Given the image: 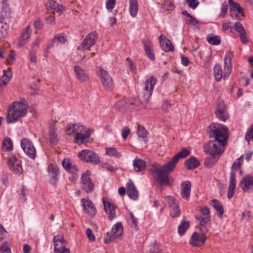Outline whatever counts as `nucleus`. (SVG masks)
Listing matches in <instances>:
<instances>
[{
  "label": "nucleus",
  "mask_w": 253,
  "mask_h": 253,
  "mask_svg": "<svg viewBox=\"0 0 253 253\" xmlns=\"http://www.w3.org/2000/svg\"><path fill=\"white\" fill-rule=\"evenodd\" d=\"M210 137L214 138L204 146L206 153L213 156H218L222 154L228 138V129L223 125L212 123L209 128Z\"/></svg>",
  "instance_id": "f257e3e1"
},
{
  "label": "nucleus",
  "mask_w": 253,
  "mask_h": 253,
  "mask_svg": "<svg viewBox=\"0 0 253 253\" xmlns=\"http://www.w3.org/2000/svg\"><path fill=\"white\" fill-rule=\"evenodd\" d=\"M190 154L189 151L186 148H183L177 153L171 160L164 165L154 163L151 167V172L154 179L161 186L168 185L169 183V175L176 168L179 159H183Z\"/></svg>",
  "instance_id": "f03ea898"
},
{
  "label": "nucleus",
  "mask_w": 253,
  "mask_h": 253,
  "mask_svg": "<svg viewBox=\"0 0 253 253\" xmlns=\"http://www.w3.org/2000/svg\"><path fill=\"white\" fill-rule=\"evenodd\" d=\"M28 105L25 99H22L21 101H15L9 106L6 121L7 123L10 124L17 122L19 118L24 117L27 113Z\"/></svg>",
  "instance_id": "7ed1b4c3"
},
{
  "label": "nucleus",
  "mask_w": 253,
  "mask_h": 253,
  "mask_svg": "<svg viewBox=\"0 0 253 253\" xmlns=\"http://www.w3.org/2000/svg\"><path fill=\"white\" fill-rule=\"evenodd\" d=\"M233 57V53L230 51H227L224 59V72L222 67L219 64H216L213 68V75L215 80L219 82L223 78L224 80L227 79L232 71V60Z\"/></svg>",
  "instance_id": "20e7f679"
},
{
  "label": "nucleus",
  "mask_w": 253,
  "mask_h": 253,
  "mask_svg": "<svg viewBox=\"0 0 253 253\" xmlns=\"http://www.w3.org/2000/svg\"><path fill=\"white\" fill-rule=\"evenodd\" d=\"M243 157H240L233 164L232 166V171L230 173L229 185L228 190L227 197L229 199L232 198L235 194L236 180L235 177V172L237 170L242 174V171L240 170L241 166L243 164Z\"/></svg>",
  "instance_id": "39448f33"
},
{
  "label": "nucleus",
  "mask_w": 253,
  "mask_h": 253,
  "mask_svg": "<svg viewBox=\"0 0 253 253\" xmlns=\"http://www.w3.org/2000/svg\"><path fill=\"white\" fill-rule=\"evenodd\" d=\"M8 0H2V9L0 13V23H4L0 30V38H3L6 37L9 30V26L7 24V19L10 17L11 10L8 6L7 2Z\"/></svg>",
  "instance_id": "423d86ee"
},
{
  "label": "nucleus",
  "mask_w": 253,
  "mask_h": 253,
  "mask_svg": "<svg viewBox=\"0 0 253 253\" xmlns=\"http://www.w3.org/2000/svg\"><path fill=\"white\" fill-rule=\"evenodd\" d=\"M123 233V227L121 222L116 223L112 227L110 232H108L104 239L106 244H109L122 236Z\"/></svg>",
  "instance_id": "0eeeda50"
},
{
  "label": "nucleus",
  "mask_w": 253,
  "mask_h": 253,
  "mask_svg": "<svg viewBox=\"0 0 253 253\" xmlns=\"http://www.w3.org/2000/svg\"><path fill=\"white\" fill-rule=\"evenodd\" d=\"M157 82V79L151 76L146 81L143 87L144 101L147 102L150 98Z\"/></svg>",
  "instance_id": "6e6552de"
},
{
  "label": "nucleus",
  "mask_w": 253,
  "mask_h": 253,
  "mask_svg": "<svg viewBox=\"0 0 253 253\" xmlns=\"http://www.w3.org/2000/svg\"><path fill=\"white\" fill-rule=\"evenodd\" d=\"M157 82V79L151 76L146 81L143 87L144 101L147 102L150 98Z\"/></svg>",
  "instance_id": "1a4fd4ad"
},
{
  "label": "nucleus",
  "mask_w": 253,
  "mask_h": 253,
  "mask_svg": "<svg viewBox=\"0 0 253 253\" xmlns=\"http://www.w3.org/2000/svg\"><path fill=\"white\" fill-rule=\"evenodd\" d=\"M21 146L27 155V156L32 160L36 157V151L33 142L27 138H23L21 140Z\"/></svg>",
  "instance_id": "9d476101"
},
{
  "label": "nucleus",
  "mask_w": 253,
  "mask_h": 253,
  "mask_svg": "<svg viewBox=\"0 0 253 253\" xmlns=\"http://www.w3.org/2000/svg\"><path fill=\"white\" fill-rule=\"evenodd\" d=\"M97 34L95 32L89 33L78 47L80 50H89L90 48L96 43L97 40Z\"/></svg>",
  "instance_id": "9b49d317"
},
{
  "label": "nucleus",
  "mask_w": 253,
  "mask_h": 253,
  "mask_svg": "<svg viewBox=\"0 0 253 253\" xmlns=\"http://www.w3.org/2000/svg\"><path fill=\"white\" fill-rule=\"evenodd\" d=\"M215 113L216 118L221 121L225 122L228 119L229 115L223 100L219 99L217 101Z\"/></svg>",
  "instance_id": "f8f14e48"
},
{
  "label": "nucleus",
  "mask_w": 253,
  "mask_h": 253,
  "mask_svg": "<svg viewBox=\"0 0 253 253\" xmlns=\"http://www.w3.org/2000/svg\"><path fill=\"white\" fill-rule=\"evenodd\" d=\"M98 76L101 82L107 90H110L113 87V82L108 73L101 67H99Z\"/></svg>",
  "instance_id": "ddd939ff"
},
{
  "label": "nucleus",
  "mask_w": 253,
  "mask_h": 253,
  "mask_svg": "<svg viewBox=\"0 0 253 253\" xmlns=\"http://www.w3.org/2000/svg\"><path fill=\"white\" fill-rule=\"evenodd\" d=\"M90 171L87 170L81 176V187L86 193H90L94 189V184L89 177Z\"/></svg>",
  "instance_id": "4468645a"
},
{
  "label": "nucleus",
  "mask_w": 253,
  "mask_h": 253,
  "mask_svg": "<svg viewBox=\"0 0 253 253\" xmlns=\"http://www.w3.org/2000/svg\"><path fill=\"white\" fill-rule=\"evenodd\" d=\"M8 165L10 169L14 172L18 174L22 172L23 169L21 162L15 155L11 154L9 157Z\"/></svg>",
  "instance_id": "2eb2a0df"
},
{
  "label": "nucleus",
  "mask_w": 253,
  "mask_h": 253,
  "mask_svg": "<svg viewBox=\"0 0 253 253\" xmlns=\"http://www.w3.org/2000/svg\"><path fill=\"white\" fill-rule=\"evenodd\" d=\"M206 239L205 233L199 234L195 232L191 237L190 243L193 247H201L205 244Z\"/></svg>",
  "instance_id": "dca6fc26"
},
{
  "label": "nucleus",
  "mask_w": 253,
  "mask_h": 253,
  "mask_svg": "<svg viewBox=\"0 0 253 253\" xmlns=\"http://www.w3.org/2000/svg\"><path fill=\"white\" fill-rule=\"evenodd\" d=\"M167 201L170 208V213L172 217H177L180 214V210L178 202L172 196L167 197Z\"/></svg>",
  "instance_id": "f3484780"
},
{
  "label": "nucleus",
  "mask_w": 253,
  "mask_h": 253,
  "mask_svg": "<svg viewBox=\"0 0 253 253\" xmlns=\"http://www.w3.org/2000/svg\"><path fill=\"white\" fill-rule=\"evenodd\" d=\"M93 131V129H87L84 126V131H78L76 134L75 139L77 143L82 144L88 141L91 133Z\"/></svg>",
  "instance_id": "a211bd4d"
},
{
  "label": "nucleus",
  "mask_w": 253,
  "mask_h": 253,
  "mask_svg": "<svg viewBox=\"0 0 253 253\" xmlns=\"http://www.w3.org/2000/svg\"><path fill=\"white\" fill-rule=\"evenodd\" d=\"M47 171L50 178V182L53 185H55L58 180V176L59 170L58 166L54 164L50 163L47 168Z\"/></svg>",
  "instance_id": "6ab92c4d"
},
{
  "label": "nucleus",
  "mask_w": 253,
  "mask_h": 253,
  "mask_svg": "<svg viewBox=\"0 0 253 253\" xmlns=\"http://www.w3.org/2000/svg\"><path fill=\"white\" fill-rule=\"evenodd\" d=\"M102 202L105 212L110 220H113L116 217V211L114 205L106 198H103Z\"/></svg>",
  "instance_id": "aec40b11"
},
{
  "label": "nucleus",
  "mask_w": 253,
  "mask_h": 253,
  "mask_svg": "<svg viewBox=\"0 0 253 253\" xmlns=\"http://www.w3.org/2000/svg\"><path fill=\"white\" fill-rule=\"evenodd\" d=\"M240 185L244 192L253 191V176L251 175L244 176L241 181Z\"/></svg>",
  "instance_id": "412c9836"
},
{
  "label": "nucleus",
  "mask_w": 253,
  "mask_h": 253,
  "mask_svg": "<svg viewBox=\"0 0 253 253\" xmlns=\"http://www.w3.org/2000/svg\"><path fill=\"white\" fill-rule=\"evenodd\" d=\"M31 26L28 25L23 30L21 36L19 38L17 46L18 47L23 46L31 37Z\"/></svg>",
  "instance_id": "4be33fe9"
},
{
  "label": "nucleus",
  "mask_w": 253,
  "mask_h": 253,
  "mask_svg": "<svg viewBox=\"0 0 253 253\" xmlns=\"http://www.w3.org/2000/svg\"><path fill=\"white\" fill-rule=\"evenodd\" d=\"M81 202L82 205L84 208V211L85 213L90 215H94L95 214L96 208L90 200L83 198Z\"/></svg>",
  "instance_id": "5701e85b"
},
{
  "label": "nucleus",
  "mask_w": 253,
  "mask_h": 253,
  "mask_svg": "<svg viewBox=\"0 0 253 253\" xmlns=\"http://www.w3.org/2000/svg\"><path fill=\"white\" fill-rule=\"evenodd\" d=\"M196 219L199 221V224L203 227L201 228V230L203 232L206 233L208 231L207 225H210L211 224V217L210 216H204L202 215L197 214L195 216Z\"/></svg>",
  "instance_id": "b1692460"
},
{
  "label": "nucleus",
  "mask_w": 253,
  "mask_h": 253,
  "mask_svg": "<svg viewBox=\"0 0 253 253\" xmlns=\"http://www.w3.org/2000/svg\"><path fill=\"white\" fill-rule=\"evenodd\" d=\"M127 194L128 197L134 200H136L138 198V191L137 190L133 182L129 180L126 184Z\"/></svg>",
  "instance_id": "393cba45"
},
{
  "label": "nucleus",
  "mask_w": 253,
  "mask_h": 253,
  "mask_svg": "<svg viewBox=\"0 0 253 253\" xmlns=\"http://www.w3.org/2000/svg\"><path fill=\"white\" fill-rule=\"evenodd\" d=\"M159 39L160 44L166 52L173 51L174 46L169 39L166 38L163 35L160 36Z\"/></svg>",
  "instance_id": "a878e982"
},
{
  "label": "nucleus",
  "mask_w": 253,
  "mask_h": 253,
  "mask_svg": "<svg viewBox=\"0 0 253 253\" xmlns=\"http://www.w3.org/2000/svg\"><path fill=\"white\" fill-rule=\"evenodd\" d=\"M142 42L143 44L144 49L147 56L151 60H155V56L152 51V42L146 40H142Z\"/></svg>",
  "instance_id": "bb28decb"
},
{
  "label": "nucleus",
  "mask_w": 253,
  "mask_h": 253,
  "mask_svg": "<svg viewBox=\"0 0 253 253\" xmlns=\"http://www.w3.org/2000/svg\"><path fill=\"white\" fill-rule=\"evenodd\" d=\"M191 184L189 181H184L182 185L181 196L183 198L188 199L191 192Z\"/></svg>",
  "instance_id": "cd10ccee"
},
{
  "label": "nucleus",
  "mask_w": 253,
  "mask_h": 253,
  "mask_svg": "<svg viewBox=\"0 0 253 253\" xmlns=\"http://www.w3.org/2000/svg\"><path fill=\"white\" fill-rule=\"evenodd\" d=\"M74 72L77 78L81 82H85L87 80V77L84 70L79 66H75Z\"/></svg>",
  "instance_id": "c85d7f7f"
},
{
  "label": "nucleus",
  "mask_w": 253,
  "mask_h": 253,
  "mask_svg": "<svg viewBox=\"0 0 253 253\" xmlns=\"http://www.w3.org/2000/svg\"><path fill=\"white\" fill-rule=\"evenodd\" d=\"M53 242L55 252H58L60 251V248L65 247V241L63 239V237L61 235L54 236L53 238Z\"/></svg>",
  "instance_id": "c756f323"
},
{
  "label": "nucleus",
  "mask_w": 253,
  "mask_h": 253,
  "mask_svg": "<svg viewBox=\"0 0 253 253\" xmlns=\"http://www.w3.org/2000/svg\"><path fill=\"white\" fill-rule=\"evenodd\" d=\"M133 166L135 171H142L145 169L146 162L141 159L136 158L133 161Z\"/></svg>",
  "instance_id": "7c9ffc66"
},
{
  "label": "nucleus",
  "mask_w": 253,
  "mask_h": 253,
  "mask_svg": "<svg viewBox=\"0 0 253 253\" xmlns=\"http://www.w3.org/2000/svg\"><path fill=\"white\" fill-rule=\"evenodd\" d=\"M67 41V37L63 33L56 34L53 40V43L51 44L47 45V48H50L53 46L54 43L64 44Z\"/></svg>",
  "instance_id": "2f4dec72"
},
{
  "label": "nucleus",
  "mask_w": 253,
  "mask_h": 253,
  "mask_svg": "<svg viewBox=\"0 0 253 253\" xmlns=\"http://www.w3.org/2000/svg\"><path fill=\"white\" fill-rule=\"evenodd\" d=\"M185 167L188 169H193L198 167L200 165L199 161L194 156L190 157L186 160Z\"/></svg>",
  "instance_id": "473e14b6"
},
{
  "label": "nucleus",
  "mask_w": 253,
  "mask_h": 253,
  "mask_svg": "<svg viewBox=\"0 0 253 253\" xmlns=\"http://www.w3.org/2000/svg\"><path fill=\"white\" fill-rule=\"evenodd\" d=\"M84 126L77 124H73L68 126L67 129L66 133L69 135H71L74 133L77 134L78 131H84Z\"/></svg>",
  "instance_id": "72a5a7b5"
},
{
  "label": "nucleus",
  "mask_w": 253,
  "mask_h": 253,
  "mask_svg": "<svg viewBox=\"0 0 253 253\" xmlns=\"http://www.w3.org/2000/svg\"><path fill=\"white\" fill-rule=\"evenodd\" d=\"M211 205L215 209L217 212L218 216L220 217L222 216L224 213L223 206L220 202L216 199H213L211 201Z\"/></svg>",
  "instance_id": "f704fd0d"
},
{
  "label": "nucleus",
  "mask_w": 253,
  "mask_h": 253,
  "mask_svg": "<svg viewBox=\"0 0 253 253\" xmlns=\"http://www.w3.org/2000/svg\"><path fill=\"white\" fill-rule=\"evenodd\" d=\"M138 10V3L137 0H129V11L130 15L135 17Z\"/></svg>",
  "instance_id": "c9c22d12"
},
{
  "label": "nucleus",
  "mask_w": 253,
  "mask_h": 253,
  "mask_svg": "<svg viewBox=\"0 0 253 253\" xmlns=\"http://www.w3.org/2000/svg\"><path fill=\"white\" fill-rule=\"evenodd\" d=\"M49 140L50 143L53 145L56 144L58 140L56 129L53 126H50L49 127Z\"/></svg>",
  "instance_id": "e433bc0d"
},
{
  "label": "nucleus",
  "mask_w": 253,
  "mask_h": 253,
  "mask_svg": "<svg viewBox=\"0 0 253 253\" xmlns=\"http://www.w3.org/2000/svg\"><path fill=\"white\" fill-rule=\"evenodd\" d=\"M49 6L59 13H62L65 9V6L63 4H59L53 0H49Z\"/></svg>",
  "instance_id": "4c0bfd02"
},
{
  "label": "nucleus",
  "mask_w": 253,
  "mask_h": 253,
  "mask_svg": "<svg viewBox=\"0 0 253 253\" xmlns=\"http://www.w3.org/2000/svg\"><path fill=\"white\" fill-rule=\"evenodd\" d=\"M2 149L3 151H9L13 149L12 140L8 137L4 138L2 141Z\"/></svg>",
  "instance_id": "58836bf2"
},
{
  "label": "nucleus",
  "mask_w": 253,
  "mask_h": 253,
  "mask_svg": "<svg viewBox=\"0 0 253 253\" xmlns=\"http://www.w3.org/2000/svg\"><path fill=\"white\" fill-rule=\"evenodd\" d=\"M235 12H238L239 13H243L244 10L241 7L239 3L235 2L230 5V15L231 17H234V14Z\"/></svg>",
  "instance_id": "ea45409f"
},
{
  "label": "nucleus",
  "mask_w": 253,
  "mask_h": 253,
  "mask_svg": "<svg viewBox=\"0 0 253 253\" xmlns=\"http://www.w3.org/2000/svg\"><path fill=\"white\" fill-rule=\"evenodd\" d=\"M92 154V151L84 149L79 152L78 156L81 160L86 162L87 159H89V156Z\"/></svg>",
  "instance_id": "a19ab883"
},
{
  "label": "nucleus",
  "mask_w": 253,
  "mask_h": 253,
  "mask_svg": "<svg viewBox=\"0 0 253 253\" xmlns=\"http://www.w3.org/2000/svg\"><path fill=\"white\" fill-rule=\"evenodd\" d=\"M189 227V222L184 220L181 221L178 227V231L180 235H183Z\"/></svg>",
  "instance_id": "79ce46f5"
},
{
  "label": "nucleus",
  "mask_w": 253,
  "mask_h": 253,
  "mask_svg": "<svg viewBox=\"0 0 253 253\" xmlns=\"http://www.w3.org/2000/svg\"><path fill=\"white\" fill-rule=\"evenodd\" d=\"M207 40L209 43L212 45H218L221 42L220 37L214 35L207 36Z\"/></svg>",
  "instance_id": "37998d69"
},
{
  "label": "nucleus",
  "mask_w": 253,
  "mask_h": 253,
  "mask_svg": "<svg viewBox=\"0 0 253 253\" xmlns=\"http://www.w3.org/2000/svg\"><path fill=\"white\" fill-rule=\"evenodd\" d=\"M106 154L110 157H120L121 156V153L114 147L106 148Z\"/></svg>",
  "instance_id": "c03bdc74"
},
{
  "label": "nucleus",
  "mask_w": 253,
  "mask_h": 253,
  "mask_svg": "<svg viewBox=\"0 0 253 253\" xmlns=\"http://www.w3.org/2000/svg\"><path fill=\"white\" fill-rule=\"evenodd\" d=\"M11 73L10 71L6 72L4 71L3 75L1 78V80L0 81V85H5L9 81Z\"/></svg>",
  "instance_id": "a18cd8bd"
},
{
  "label": "nucleus",
  "mask_w": 253,
  "mask_h": 253,
  "mask_svg": "<svg viewBox=\"0 0 253 253\" xmlns=\"http://www.w3.org/2000/svg\"><path fill=\"white\" fill-rule=\"evenodd\" d=\"M115 107L120 111L126 110L128 107V104L125 100H120L116 103Z\"/></svg>",
  "instance_id": "49530a36"
},
{
  "label": "nucleus",
  "mask_w": 253,
  "mask_h": 253,
  "mask_svg": "<svg viewBox=\"0 0 253 253\" xmlns=\"http://www.w3.org/2000/svg\"><path fill=\"white\" fill-rule=\"evenodd\" d=\"M216 156L208 157L205 160L204 164L209 168L212 167L216 162Z\"/></svg>",
  "instance_id": "de8ad7c7"
},
{
  "label": "nucleus",
  "mask_w": 253,
  "mask_h": 253,
  "mask_svg": "<svg viewBox=\"0 0 253 253\" xmlns=\"http://www.w3.org/2000/svg\"><path fill=\"white\" fill-rule=\"evenodd\" d=\"M89 159H87L86 162H90L93 164H98L100 163L99 157L98 155L92 151V154H90L89 156Z\"/></svg>",
  "instance_id": "09e8293b"
},
{
  "label": "nucleus",
  "mask_w": 253,
  "mask_h": 253,
  "mask_svg": "<svg viewBox=\"0 0 253 253\" xmlns=\"http://www.w3.org/2000/svg\"><path fill=\"white\" fill-rule=\"evenodd\" d=\"M147 253H162V250L158 244L150 245Z\"/></svg>",
  "instance_id": "8fccbe9b"
},
{
  "label": "nucleus",
  "mask_w": 253,
  "mask_h": 253,
  "mask_svg": "<svg viewBox=\"0 0 253 253\" xmlns=\"http://www.w3.org/2000/svg\"><path fill=\"white\" fill-rule=\"evenodd\" d=\"M245 139L248 142L253 139V124H252L250 127L248 129L245 134Z\"/></svg>",
  "instance_id": "3c124183"
},
{
  "label": "nucleus",
  "mask_w": 253,
  "mask_h": 253,
  "mask_svg": "<svg viewBox=\"0 0 253 253\" xmlns=\"http://www.w3.org/2000/svg\"><path fill=\"white\" fill-rule=\"evenodd\" d=\"M147 133L146 130L143 126H139L138 127L137 134L139 138H146L147 137Z\"/></svg>",
  "instance_id": "603ef678"
},
{
  "label": "nucleus",
  "mask_w": 253,
  "mask_h": 253,
  "mask_svg": "<svg viewBox=\"0 0 253 253\" xmlns=\"http://www.w3.org/2000/svg\"><path fill=\"white\" fill-rule=\"evenodd\" d=\"M185 3H187L188 6L193 9H195L199 4V1L198 0H185Z\"/></svg>",
  "instance_id": "864d4df0"
},
{
  "label": "nucleus",
  "mask_w": 253,
  "mask_h": 253,
  "mask_svg": "<svg viewBox=\"0 0 253 253\" xmlns=\"http://www.w3.org/2000/svg\"><path fill=\"white\" fill-rule=\"evenodd\" d=\"M163 7L166 8L168 11L173 10L175 8L174 4L169 1H165L163 4Z\"/></svg>",
  "instance_id": "5fc2aeb1"
},
{
  "label": "nucleus",
  "mask_w": 253,
  "mask_h": 253,
  "mask_svg": "<svg viewBox=\"0 0 253 253\" xmlns=\"http://www.w3.org/2000/svg\"><path fill=\"white\" fill-rule=\"evenodd\" d=\"M116 0H107L106 2V8L111 11L115 6Z\"/></svg>",
  "instance_id": "6e6d98bb"
},
{
  "label": "nucleus",
  "mask_w": 253,
  "mask_h": 253,
  "mask_svg": "<svg viewBox=\"0 0 253 253\" xmlns=\"http://www.w3.org/2000/svg\"><path fill=\"white\" fill-rule=\"evenodd\" d=\"M186 22L188 25L196 26L198 24V21L195 17L192 15L186 19Z\"/></svg>",
  "instance_id": "4d7b16f0"
},
{
  "label": "nucleus",
  "mask_w": 253,
  "mask_h": 253,
  "mask_svg": "<svg viewBox=\"0 0 253 253\" xmlns=\"http://www.w3.org/2000/svg\"><path fill=\"white\" fill-rule=\"evenodd\" d=\"M232 29V25L231 22H227L222 24V30L224 32H231Z\"/></svg>",
  "instance_id": "13d9d810"
},
{
  "label": "nucleus",
  "mask_w": 253,
  "mask_h": 253,
  "mask_svg": "<svg viewBox=\"0 0 253 253\" xmlns=\"http://www.w3.org/2000/svg\"><path fill=\"white\" fill-rule=\"evenodd\" d=\"M234 26L236 31H237L239 34L246 32L242 24L240 22H236Z\"/></svg>",
  "instance_id": "bf43d9fd"
},
{
  "label": "nucleus",
  "mask_w": 253,
  "mask_h": 253,
  "mask_svg": "<svg viewBox=\"0 0 253 253\" xmlns=\"http://www.w3.org/2000/svg\"><path fill=\"white\" fill-rule=\"evenodd\" d=\"M228 9V4L226 1L223 2L221 8L220 16L224 17L227 12Z\"/></svg>",
  "instance_id": "052dcab7"
},
{
  "label": "nucleus",
  "mask_w": 253,
  "mask_h": 253,
  "mask_svg": "<svg viewBox=\"0 0 253 253\" xmlns=\"http://www.w3.org/2000/svg\"><path fill=\"white\" fill-rule=\"evenodd\" d=\"M62 164L64 168L68 170L70 167L72 165V164L70 162L69 160H67L65 159L62 161Z\"/></svg>",
  "instance_id": "680f3d73"
},
{
  "label": "nucleus",
  "mask_w": 253,
  "mask_h": 253,
  "mask_svg": "<svg viewBox=\"0 0 253 253\" xmlns=\"http://www.w3.org/2000/svg\"><path fill=\"white\" fill-rule=\"evenodd\" d=\"M43 25L42 22L39 19L36 20L34 23V26L35 29H41Z\"/></svg>",
  "instance_id": "e2e57ef3"
},
{
  "label": "nucleus",
  "mask_w": 253,
  "mask_h": 253,
  "mask_svg": "<svg viewBox=\"0 0 253 253\" xmlns=\"http://www.w3.org/2000/svg\"><path fill=\"white\" fill-rule=\"evenodd\" d=\"M86 234L88 239L91 241H94L95 239L92 230L90 228H87L86 230Z\"/></svg>",
  "instance_id": "0e129e2a"
},
{
  "label": "nucleus",
  "mask_w": 253,
  "mask_h": 253,
  "mask_svg": "<svg viewBox=\"0 0 253 253\" xmlns=\"http://www.w3.org/2000/svg\"><path fill=\"white\" fill-rule=\"evenodd\" d=\"M200 211L201 213L203 214L202 216H210L209 214L210 213V209L207 207L202 208L200 209Z\"/></svg>",
  "instance_id": "69168bd1"
},
{
  "label": "nucleus",
  "mask_w": 253,
  "mask_h": 253,
  "mask_svg": "<svg viewBox=\"0 0 253 253\" xmlns=\"http://www.w3.org/2000/svg\"><path fill=\"white\" fill-rule=\"evenodd\" d=\"M29 58L31 62L36 63L37 62L36 52L32 50L29 54Z\"/></svg>",
  "instance_id": "338daca9"
},
{
  "label": "nucleus",
  "mask_w": 253,
  "mask_h": 253,
  "mask_svg": "<svg viewBox=\"0 0 253 253\" xmlns=\"http://www.w3.org/2000/svg\"><path fill=\"white\" fill-rule=\"evenodd\" d=\"M181 62L183 65L187 66L189 64L190 61L187 57L182 55L181 56Z\"/></svg>",
  "instance_id": "774afa93"
}]
</instances>
